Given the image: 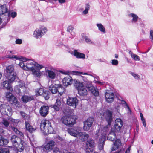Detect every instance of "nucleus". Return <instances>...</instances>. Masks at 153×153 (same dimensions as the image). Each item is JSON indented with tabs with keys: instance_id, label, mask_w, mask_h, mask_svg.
<instances>
[{
	"instance_id": "nucleus-61",
	"label": "nucleus",
	"mask_w": 153,
	"mask_h": 153,
	"mask_svg": "<svg viewBox=\"0 0 153 153\" xmlns=\"http://www.w3.org/2000/svg\"><path fill=\"white\" fill-rule=\"evenodd\" d=\"M90 8V5L88 4H87L85 5V9L89 10Z\"/></svg>"
},
{
	"instance_id": "nucleus-9",
	"label": "nucleus",
	"mask_w": 153,
	"mask_h": 153,
	"mask_svg": "<svg viewBox=\"0 0 153 153\" xmlns=\"http://www.w3.org/2000/svg\"><path fill=\"white\" fill-rule=\"evenodd\" d=\"M56 145L55 142L53 140L48 141L43 147V150L46 153H48L52 150Z\"/></svg>"
},
{
	"instance_id": "nucleus-39",
	"label": "nucleus",
	"mask_w": 153,
	"mask_h": 153,
	"mask_svg": "<svg viewBox=\"0 0 153 153\" xmlns=\"http://www.w3.org/2000/svg\"><path fill=\"white\" fill-rule=\"evenodd\" d=\"M12 129L16 134H19L20 136V137H23V133L19 130L17 128L15 127H12Z\"/></svg>"
},
{
	"instance_id": "nucleus-56",
	"label": "nucleus",
	"mask_w": 153,
	"mask_h": 153,
	"mask_svg": "<svg viewBox=\"0 0 153 153\" xmlns=\"http://www.w3.org/2000/svg\"><path fill=\"white\" fill-rule=\"evenodd\" d=\"M111 63L113 65H117L118 64V62L117 60H112Z\"/></svg>"
},
{
	"instance_id": "nucleus-16",
	"label": "nucleus",
	"mask_w": 153,
	"mask_h": 153,
	"mask_svg": "<svg viewBox=\"0 0 153 153\" xmlns=\"http://www.w3.org/2000/svg\"><path fill=\"white\" fill-rule=\"evenodd\" d=\"M123 124V122L120 119L117 118L116 119L115 123V128H114L116 131L118 132L120 130Z\"/></svg>"
},
{
	"instance_id": "nucleus-38",
	"label": "nucleus",
	"mask_w": 153,
	"mask_h": 153,
	"mask_svg": "<svg viewBox=\"0 0 153 153\" xmlns=\"http://www.w3.org/2000/svg\"><path fill=\"white\" fill-rule=\"evenodd\" d=\"M45 90L42 88H40L38 90H36L35 91L36 95V96H38L40 95L42 96L43 95V93H44Z\"/></svg>"
},
{
	"instance_id": "nucleus-35",
	"label": "nucleus",
	"mask_w": 153,
	"mask_h": 153,
	"mask_svg": "<svg viewBox=\"0 0 153 153\" xmlns=\"http://www.w3.org/2000/svg\"><path fill=\"white\" fill-rule=\"evenodd\" d=\"M96 25L98 27L99 30L101 31L103 33H105L106 31L104 27L101 24H97Z\"/></svg>"
},
{
	"instance_id": "nucleus-13",
	"label": "nucleus",
	"mask_w": 153,
	"mask_h": 153,
	"mask_svg": "<svg viewBox=\"0 0 153 153\" xmlns=\"http://www.w3.org/2000/svg\"><path fill=\"white\" fill-rule=\"evenodd\" d=\"M112 112L110 110H107L103 114V116L108 123V125H110L112 120Z\"/></svg>"
},
{
	"instance_id": "nucleus-6",
	"label": "nucleus",
	"mask_w": 153,
	"mask_h": 153,
	"mask_svg": "<svg viewBox=\"0 0 153 153\" xmlns=\"http://www.w3.org/2000/svg\"><path fill=\"white\" fill-rule=\"evenodd\" d=\"M49 90L53 94H56L58 91L60 95L64 91V88L60 84L51 85L49 87Z\"/></svg>"
},
{
	"instance_id": "nucleus-28",
	"label": "nucleus",
	"mask_w": 153,
	"mask_h": 153,
	"mask_svg": "<svg viewBox=\"0 0 153 153\" xmlns=\"http://www.w3.org/2000/svg\"><path fill=\"white\" fill-rule=\"evenodd\" d=\"M7 11V8L5 4L1 5L0 4V14H3Z\"/></svg>"
},
{
	"instance_id": "nucleus-37",
	"label": "nucleus",
	"mask_w": 153,
	"mask_h": 153,
	"mask_svg": "<svg viewBox=\"0 0 153 153\" xmlns=\"http://www.w3.org/2000/svg\"><path fill=\"white\" fill-rule=\"evenodd\" d=\"M94 140L93 139H90L87 141L86 144L87 147H90L91 148H92L94 146Z\"/></svg>"
},
{
	"instance_id": "nucleus-54",
	"label": "nucleus",
	"mask_w": 153,
	"mask_h": 153,
	"mask_svg": "<svg viewBox=\"0 0 153 153\" xmlns=\"http://www.w3.org/2000/svg\"><path fill=\"white\" fill-rule=\"evenodd\" d=\"M9 120L11 121L12 122L15 123H18L20 121L19 120L14 119L12 118H9Z\"/></svg>"
},
{
	"instance_id": "nucleus-5",
	"label": "nucleus",
	"mask_w": 153,
	"mask_h": 153,
	"mask_svg": "<svg viewBox=\"0 0 153 153\" xmlns=\"http://www.w3.org/2000/svg\"><path fill=\"white\" fill-rule=\"evenodd\" d=\"M62 122L67 126H71L76 123V119L71 116H64L61 119Z\"/></svg>"
},
{
	"instance_id": "nucleus-24",
	"label": "nucleus",
	"mask_w": 153,
	"mask_h": 153,
	"mask_svg": "<svg viewBox=\"0 0 153 153\" xmlns=\"http://www.w3.org/2000/svg\"><path fill=\"white\" fill-rule=\"evenodd\" d=\"M74 56L76 58L85 59V54L79 52L76 50H74Z\"/></svg>"
},
{
	"instance_id": "nucleus-18",
	"label": "nucleus",
	"mask_w": 153,
	"mask_h": 153,
	"mask_svg": "<svg viewBox=\"0 0 153 153\" xmlns=\"http://www.w3.org/2000/svg\"><path fill=\"white\" fill-rule=\"evenodd\" d=\"M63 84L64 86H67L70 85L72 83V78L69 76L65 77L62 80Z\"/></svg>"
},
{
	"instance_id": "nucleus-36",
	"label": "nucleus",
	"mask_w": 153,
	"mask_h": 153,
	"mask_svg": "<svg viewBox=\"0 0 153 153\" xmlns=\"http://www.w3.org/2000/svg\"><path fill=\"white\" fill-rule=\"evenodd\" d=\"M129 54L131 55L132 58L135 61H139L140 58L137 55L133 54V53L130 51L129 52Z\"/></svg>"
},
{
	"instance_id": "nucleus-30",
	"label": "nucleus",
	"mask_w": 153,
	"mask_h": 153,
	"mask_svg": "<svg viewBox=\"0 0 153 153\" xmlns=\"http://www.w3.org/2000/svg\"><path fill=\"white\" fill-rule=\"evenodd\" d=\"M128 16L130 18H132V23L136 22L138 19V16L134 13H131L128 15Z\"/></svg>"
},
{
	"instance_id": "nucleus-55",
	"label": "nucleus",
	"mask_w": 153,
	"mask_h": 153,
	"mask_svg": "<svg viewBox=\"0 0 153 153\" xmlns=\"http://www.w3.org/2000/svg\"><path fill=\"white\" fill-rule=\"evenodd\" d=\"M60 106H59V105L55 104L53 106V108L56 111H59L60 110Z\"/></svg>"
},
{
	"instance_id": "nucleus-7",
	"label": "nucleus",
	"mask_w": 153,
	"mask_h": 153,
	"mask_svg": "<svg viewBox=\"0 0 153 153\" xmlns=\"http://www.w3.org/2000/svg\"><path fill=\"white\" fill-rule=\"evenodd\" d=\"M47 31V29L43 26H41L36 28L34 31L33 36L36 39L41 37Z\"/></svg>"
},
{
	"instance_id": "nucleus-44",
	"label": "nucleus",
	"mask_w": 153,
	"mask_h": 153,
	"mask_svg": "<svg viewBox=\"0 0 153 153\" xmlns=\"http://www.w3.org/2000/svg\"><path fill=\"white\" fill-rule=\"evenodd\" d=\"M0 153H9V149L8 148L0 149Z\"/></svg>"
},
{
	"instance_id": "nucleus-29",
	"label": "nucleus",
	"mask_w": 153,
	"mask_h": 153,
	"mask_svg": "<svg viewBox=\"0 0 153 153\" xmlns=\"http://www.w3.org/2000/svg\"><path fill=\"white\" fill-rule=\"evenodd\" d=\"M81 134H80V135H79L78 137H80L81 140L83 141L86 140L88 138L89 135L86 134L85 132H82L81 131Z\"/></svg>"
},
{
	"instance_id": "nucleus-32",
	"label": "nucleus",
	"mask_w": 153,
	"mask_h": 153,
	"mask_svg": "<svg viewBox=\"0 0 153 153\" xmlns=\"http://www.w3.org/2000/svg\"><path fill=\"white\" fill-rule=\"evenodd\" d=\"M0 124L4 125L5 127L7 128L9 125V123L6 119L3 118L2 121L0 122Z\"/></svg>"
},
{
	"instance_id": "nucleus-42",
	"label": "nucleus",
	"mask_w": 153,
	"mask_h": 153,
	"mask_svg": "<svg viewBox=\"0 0 153 153\" xmlns=\"http://www.w3.org/2000/svg\"><path fill=\"white\" fill-rule=\"evenodd\" d=\"M9 101L10 102L11 104H17L18 101L16 97L14 96L12 97L11 99H10Z\"/></svg>"
},
{
	"instance_id": "nucleus-20",
	"label": "nucleus",
	"mask_w": 153,
	"mask_h": 153,
	"mask_svg": "<svg viewBox=\"0 0 153 153\" xmlns=\"http://www.w3.org/2000/svg\"><path fill=\"white\" fill-rule=\"evenodd\" d=\"M35 97L33 96L24 95L21 98V100L24 103H27L30 101L34 100Z\"/></svg>"
},
{
	"instance_id": "nucleus-34",
	"label": "nucleus",
	"mask_w": 153,
	"mask_h": 153,
	"mask_svg": "<svg viewBox=\"0 0 153 153\" xmlns=\"http://www.w3.org/2000/svg\"><path fill=\"white\" fill-rule=\"evenodd\" d=\"M8 142V141L7 139L3 138L0 135V146L7 144Z\"/></svg>"
},
{
	"instance_id": "nucleus-53",
	"label": "nucleus",
	"mask_w": 153,
	"mask_h": 153,
	"mask_svg": "<svg viewBox=\"0 0 153 153\" xmlns=\"http://www.w3.org/2000/svg\"><path fill=\"white\" fill-rule=\"evenodd\" d=\"M55 104L59 105V106H61V102L59 98H58L56 100V102Z\"/></svg>"
},
{
	"instance_id": "nucleus-50",
	"label": "nucleus",
	"mask_w": 153,
	"mask_h": 153,
	"mask_svg": "<svg viewBox=\"0 0 153 153\" xmlns=\"http://www.w3.org/2000/svg\"><path fill=\"white\" fill-rule=\"evenodd\" d=\"M20 113L22 117L24 118L25 119H26L27 118V119H29V117H28L27 115L24 112L21 111L20 112Z\"/></svg>"
},
{
	"instance_id": "nucleus-43",
	"label": "nucleus",
	"mask_w": 153,
	"mask_h": 153,
	"mask_svg": "<svg viewBox=\"0 0 153 153\" xmlns=\"http://www.w3.org/2000/svg\"><path fill=\"white\" fill-rule=\"evenodd\" d=\"M130 74L132 76L134 77V78L136 80H139L140 79V77L139 75L137 74H136L133 72H131Z\"/></svg>"
},
{
	"instance_id": "nucleus-46",
	"label": "nucleus",
	"mask_w": 153,
	"mask_h": 153,
	"mask_svg": "<svg viewBox=\"0 0 153 153\" xmlns=\"http://www.w3.org/2000/svg\"><path fill=\"white\" fill-rule=\"evenodd\" d=\"M92 94L95 96H98L99 95V92L97 88H95L92 91Z\"/></svg>"
},
{
	"instance_id": "nucleus-59",
	"label": "nucleus",
	"mask_w": 153,
	"mask_h": 153,
	"mask_svg": "<svg viewBox=\"0 0 153 153\" xmlns=\"http://www.w3.org/2000/svg\"><path fill=\"white\" fill-rule=\"evenodd\" d=\"M143 124L144 127H146V121L145 119L141 120Z\"/></svg>"
},
{
	"instance_id": "nucleus-22",
	"label": "nucleus",
	"mask_w": 153,
	"mask_h": 153,
	"mask_svg": "<svg viewBox=\"0 0 153 153\" xmlns=\"http://www.w3.org/2000/svg\"><path fill=\"white\" fill-rule=\"evenodd\" d=\"M8 81H4L3 82L2 85L4 88L11 91H13V88L12 86L9 84Z\"/></svg>"
},
{
	"instance_id": "nucleus-17",
	"label": "nucleus",
	"mask_w": 153,
	"mask_h": 153,
	"mask_svg": "<svg viewBox=\"0 0 153 153\" xmlns=\"http://www.w3.org/2000/svg\"><path fill=\"white\" fill-rule=\"evenodd\" d=\"M116 132L114 128H112L108 136L107 139L111 141L114 140L115 138V132Z\"/></svg>"
},
{
	"instance_id": "nucleus-8",
	"label": "nucleus",
	"mask_w": 153,
	"mask_h": 153,
	"mask_svg": "<svg viewBox=\"0 0 153 153\" xmlns=\"http://www.w3.org/2000/svg\"><path fill=\"white\" fill-rule=\"evenodd\" d=\"M67 131L71 135L78 137L81 133V128L79 127H75L68 129Z\"/></svg>"
},
{
	"instance_id": "nucleus-47",
	"label": "nucleus",
	"mask_w": 153,
	"mask_h": 153,
	"mask_svg": "<svg viewBox=\"0 0 153 153\" xmlns=\"http://www.w3.org/2000/svg\"><path fill=\"white\" fill-rule=\"evenodd\" d=\"M53 153H62L59 149L57 147L54 148L53 150Z\"/></svg>"
},
{
	"instance_id": "nucleus-52",
	"label": "nucleus",
	"mask_w": 153,
	"mask_h": 153,
	"mask_svg": "<svg viewBox=\"0 0 153 153\" xmlns=\"http://www.w3.org/2000/svg\"><path fill=\"white\" fill-rule=\"evenodd\" d=\"M85 40L86 42L89 44H93V42L91 41V40L89 38L86 37L85 38Z\"/></svg>"
},
{
	"instance_id": "nucleus-25",
	"label": "nucleus",
	"mask_w": 153,
	"mask_h": 153,
	"mask_svg": "<svg viewBox=\"0 0 153 153\" xmlns=\"http://www.w3.org/2000/svg\"><path fill=\"white\" fill-rule=\"evenodd\" d=\"M121 145V143L120 140L117 139L116 140L114 144L113 147L112 148V150L114 151L120 147Z\"/></svg>"
},
{
	"instance_id": "nucleus-40",
	"label": "nucleus",
	"mask_w": 153,
	"mask_h": 153,
	"mask_svg": "<svg viewBox=\"0 0 153 153\" xmlns=\"http://www.w3.org/2000/svg\"><path fill=\"white\" fill-rule=\"evenodd\" d=\"M42 96L44 97L45 100H47L49 98V92L48 91L45 90V91L43 94V95Z\"/></svg>"
},
{
	"instance_id": "nucleus-31",
	"label": "nucleus",
	"mask_w": 153,
	"mask_h": 153,
	"mask_svg": "<svg viewBox=\"0 0 153 153\" xmlns=\"http://www.w3.org/2000/svg\"><path fill=\"white\" fill-rule=\"evenodd\" d=\"M74 29V27L71 25H70L67 27V31L71 35L74 36L75 33L73 31Z\"/></svg>"
},
{
	"instance_id": "nucleus-49",
	"label": "nucleus",
	"mask_w": 153,
	"mask_h": 153,
	"mask_svg": "<svg viewBox=\"0 0 153 153\" xmlns=\"http://www.w3.org/2000/svg\"><path fill=\"white\" fill-rule=\"evenodd\" d=\"M86 87L88 88L89 91H92L94 90L95 89V88L92 85L89 84L86 86Z\"/></svg>"
},
{
	"instance_id": "nucleus-60",
	"label": "nucleus",
	"mask_w": 153,
	"mask_h": 153,
	"mask_svg": "<svg viewBox=\"0 0 153 153\" xmlns=\"http://www.w3.org/2000/svg\"><path fill=\"white\" fill-rule=\"evenodd\" d=\"M16 16V13L15 12H12L11 13V16L13 18L15 17Z\"/></svg>"
},
{
	"instance_id": "nucleus-21",
	"label": "nucleus",
	"mask_w": 153,
	"mask_h": 153,
	"mask_svg": "<svg viewBox=\"0 0 153 153\" xmlns=\"http://www.w3.org/2000/svg\"><path fill=\"white\" fill-rule=\"evenodd\" d=\"M45 72L47 74V76L48 77L51 79H54L56 77V74L54 71L49 70H47Z\"/></svg>"
},
{
	"instance_id": "nucleus-26",
	"label": "nucleus",
	"mask_w": 153,
	"mask_h": 153,
	"mask_svg": "<svg viewBox=\"0 0 153 153\" xmlns=\"http://www.w3.org/2000/svg\"><path fill=\"white\" fill-rule=\"evenodd\" d=\"M15 73L14 71V67L13 65H10L7 67L6 69L5 75Z\"/></svg>"
},
{
	"instance_id": "nucleus-63",
	"label": "nucleus",
	"mask_w": 153,
	"mask_h": 153,
	"mask_svg": "<svg viewBox=\"0 0 153 153\" xmlns=\"http://www.w3.org/2000/svg\"><path fill=\"white\" fill-rule=\"evenodd\" d=\"M138 153H143V149L141 148H140L138 151Z\"/></svg>"
},
{
	"instance_id": "nucleus-45",
	"label": "nucleus",
	"mask_w": 153,
	"mask_h": 153,
	"mask_svg": "<svg viewBox=\"0 0 153 153\" xmlns=\"http://www.w3.org/2000/svg\"><path fill=\"white\" fill-rule=\"evenodd\" d=\"M13 95L10 92H7L6 94V97L9 101Z\"/></svg>"
},
{
	"instance_id": "nucleus-48",
	"label": "nucleus",
	"mask_w": 153,
	"mask_h": 153,
	"mask_svg": "<svg viewBox=\"0 0 153 153\" xmlns=\"http://www.w3.org/2000/svg\"><path fill=\"white\" fill-rule=\"evenodd\" d=\"M74 74L79 75L81 74H83V75H88L87 73H83L82 72H79L78 71H75L74 72Z\"/></svg>"
},
{
	"instance_id": "nucleus-57",
	"label": "nucleus",
	"mask_w": 153,
	"mask_h": 153,
	"mask_svg": "<svg viewBox=\"0 0 153 153\" xmlns=\"http://www.w3.org/2000/svg\"><path fill=\"white\" fill-rule=\"evenodd\" d=\"M15 42L16 44H20L22 42V40L21 39H18L16 40Z\"/></svg>"
},
{
	"instance_id": "nucleus-27",
	"label": "nucleus",
	"mask_w": 153,
	"mask_h": 153,
	"mask_svg": "<svg viewBox=\"0 0 153 153\" xmlns=\"http://www.w3.org/2000/svg\"><path fill=\"white\" fill-rule=\"evenodd\" d=\"M25 126L27 130L30 133H32L36 130V129L31 126L29 123L27 122H25Z\"/></svg>"
},
{
	"instance_id": "nucleus-33",
	"label": "nucleus",
	"mask_w": 153,
	"mask_h": 153,
	"mask_svg": "<svg viewBox=\"0 0 153 153\" xmlns=\"http://www.w3.org/2000/svg\"><path fill=\"white\" fill-rule=\"evenodd\" d=\"M2 107L3 110L2 112H5L6 114H7L8 112H7V110L9 112L11 111V109L8 105L5 104L2 105Z\"/></svg>"
},
{
	"instance_id": "nucleus-1",
	"label": "nucleus",
	"mask_w": 153,
	"mask_h": 153,
	"mask_svg": "<svg viewBox=\"0 0 153 153\" xmlns=\"http://www.w3.org/2000/svg\"><path fill=\"white\" fill-rule=\"evenodd\" d=\"M9 57L20 61L19 65L23 69L31 71L33 75L38 77H39L41 76L40 70L44 68L42 65L21 56L13 55L10 56Z\"/></svg>"
},
{
	"instance_id": "nucleus-58",
	"label": "nucleus",
	"mask_w": 153,
	"mask_h": 153,
	"mask_svg": "<svg viewBox=\"0 0 153 153\" xmlns=\"http://www.w3.org/2000/svg\"><path fill=\"white\" fill-rule=\"evenodd\" d=\"M81 77L82 78L83 81L87 83L90 84V82L88 80L87 78H85L84 76H81Z\"/></svg>"
},
{
	"instance_id": "nucleus-51",
	"label": "nucleus",
	"mask_w": 153,
	"mask_h": 153,
	"mask_svg": "<svg viewBox=\"0 0 153 153\" xmlns=\"http://www.w3.org/2000/svg\"><path fill=\"white\" fill-rule=\"evenodd\" d=\"M150 39L152 42H153V30H151L150 32Z\"/></svg>"
},
{
	"instance_id": "nucleus-64",
	"label": "nucleus",
	"mask_w": 153,
	"mask_h": 153,
	"mask_svg": "<svg viewBox=\"0 0 153 153\" xmlns=\"http://www.w3.org/2000/svg\"><path fill=\"white\" fill-rule=\"evenodd\" d=\"M125 153H130V148L129 147L126 151Z\"/></svg>"
},
{
	"instance_id": "nucleus-19",
	"label": "nucleus",
	"mask_w": 153,
	"mask_h": 153,
	"mask_svg": "<svg viewBox=\"0 0 153 153\" xmlns=\"http://www.w3.org/2000/svg\"><path fill=\"white\" fill-rule=\"evenodd\" d=\"M6 78L8 80L9 82L11 83L13 82L16 78V73L5 75Z\"/></svg>"
},
{
	"instance_id": "nucleus-62",
	"label": "nucleus",
	"mask_w": 153,
	"mask_h": 153,
	"mask_svg": "<svg viewBox=\"0 0 153 153\" xmlns=\"http://www.w3.org/2000/svg\"><path fill=\"white\" fill-rule=\"evenodd\" d=\"M121 103L122 104H125L126 105H127V107H128V109H129V111H130V109L129 108V107L128 106H127V104L126 103V102L125 101L122 100L121 101Z\"/></svg>"
},
{
	"instance_id": "nucleus-4",
	"label": "nucleus",
	"mask_w": 153,
	"mask_h": 153,
	"mask_svg": "<svg viewBox=\"0 0 153 153\" xmlns=\"http://www.w3.org/2000/svg\"><path fill=\"white\" fill-rule=\"evenodd\" d=\"M11 140L13 145L17 148L18 151L21 152L24 150V141H22L20 138L16 135H13L11 137Z\"/></svg>"
},
{
	"instance_id": "nucleus-14",
	"label": "nucleus",
	"mask_w": 153,
	"mask_h": 153,
	"mask_svg": "<svg viewBox=\"0 0 153 153\" xmlns=\"http://www.w3.org/2000/svg\"><path fill=\"white\" fill-rule=\"evenodd\" d=\"M67 104L75 108L78 105V100L76 97H68L67 100Z\"/></svg>"
},
{
	"instance_id": "nucleus-2",
	"label": "nucleus",
	"mask_w": 153,
	"mask_h": 153,
	"mask_svg": "<svg viewBox=\"0 0 153 153\" xmlns=\"http://www.w3.org/2000/svg\"><path fill=\"white\" fill-rule=\"evenodd\" d=\"M40 127L43 133L46 135L51 133L53 131V128L51 126V123L48 120H42Z\"/></svg>"
},
{
	"instance_id": "nucleus-11",
	"label": "nucleus",
	"mask_w": 153,
	"mask_h": 153,
	"mask_svg": "<svg viewBox=\"0 0 153 153\" xmlns=\"http://www.w3.org/2000/svg\"><path fill=\"white\" fill-rule=\"evenodd\" d=\"M105 99L106 102L108 103H112L115 98L114 93L111 91H107L105 94Z\"/></svg>"
},
{
	"instance_id": "nucleus-15",
	"label": "nucleus",
	"mask_w": 153,
	"mask_h": 153,
	"mask_svg": "<svg viewBox=\"0 0 153 153\" xmlns=\"http://www.w3.org/2000/svg\"><path fill=\"white\" fill-rule=\"evenodd\" d=\"M49 107L43 105L41 107L39 110L40 114L43 117H45L48 113Z\"/></svg>"
},
{
	"instance_id": "nucleus-12",
	"label": "nucleus",
	"mask_w": 153,
	"mask_h": 153,
	"mask_svg": "<svg viewBox=\"0 0 153 153\" xmlns=\"http://www.w3.org/2000/svg\"><path fill=\"white\" fill-rule=\"evenodd\" d=\"M94 119L93 118H89L84 122L83 129L84 131H88L89 130L91 126Z\"/></svg>"
},
{
	"instance_id": "nucleus-23",
	"label": "nucleus",
	"mask_w": 153,
	"mask_h": 153,
	"mask_svg": "<svg viewBox=\"0 0 153 153\" xmlns=\"http://www.w3.org/2000/svg\"><path fill=\"white\" fill-rule=\"evenodd\" d=\"M24 86V83L23 82H19V84L15 86L14 88V90L16 92L20 95L21 94V89L19 88H22Z\"/></svg>"
},
{
	"instance_id": "nucleus-3",
	"label": "nucleus",
	"mask_w": 153,
	"mask_h": 153,
	"mask_svg": "<svg viewBox=\"0 0 153 153\" xmlns=\"http://www.w3.org/2000/svg\"><path fill=\"white\" fill-rule=\"evenodd\" d=\"M74 85L78 90V93L80 96H85L87 94V89L84 86V83L81 82L78 79L74 80Z\"/></svg>"
},
{
	"instance_id": "nucleus-10",
	"label": "nucleus",
	"mask_w": 153,
	"mask_h": 153,
	"mask_svg": "<svg viewBox=\"0 0 153 153\" xmlns=\"http://www.w3.org/2000/svg\"><path fill=\"white\" fill-rule=\"evenodd\" d=\"M108 130V127L107 126L104 128L102 131L105 132L103 135L101 136V137L99 139V144L98 146L100 150H101L103 148V145L104 142L107 136L106 131Z\"/></svg>"
},
{
	"instance_id": "nucleus-41",
	"label": "nucleus",
	"mask_w": 153,
	"mask_h": 153,
	"mask_svg": "<svg viewBox=\"0 0 153 153\" xmlns=\"http://www.w3.org/2000/svg\"><path fill=\"white\" fill-rule=\"evenodd\" d=\"M9 101L10 102L11 104H17L18 101L16 97L14 96L12 97L11 99H10Z\"/></svg>"
}]
</instances>
